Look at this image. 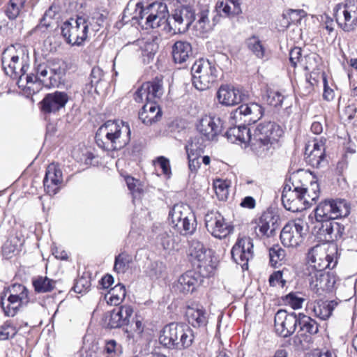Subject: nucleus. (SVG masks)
Instances as JSON below:
<instances>
[{
	"label": "nucleus",
	"mask_w": 357,
	"mask_h": 357,
	"mask_svg": "<svg viewBox=\"0 0 357 357\" xmlns=\"http://www.w3.org/2000/svg\"><path fill=\"white\" fill-rule=\"evenodd\" d=\"M6 74L14 79L20 88L25 89L24 75L29 68L30 59L26 47L20 44L12 45L4 50L1 58Z\"/></svg>",
	"instance_id": "nucleus-5"
},
{
	"label": "nucleus",
	"mask_w": 357,
	"mask_h": 357,
	"mask_svg": "<svg viewBox=\"0 0 357 357\" xmlns=\"http://www.w3.org/2000/svg\"><path fill=\"white\" fill-rule=\"evenodd\" d=\"M157 164L162 169L163 174L167 176L171 174V167L168 159L163 156L159 157L157 160Z\"/></svg>",
	"instance_id": "nucleus-61"
},
{
	"label": "nucleus",
	"mask_w": 357,
	"mask_h": 357,
	"mask_svg": "<svg viewBox=\"0 0 357 357\" xmlns=\"http://www.w3.org/2000/svg\"><path fill=\"white\" fill-rule=\"evenodd\" d=\"M214 188L216 194L222 193L223 195H225L227 193V185L221 180H217L214 182Z\"/></svg>",
	"instance_id": "nucleus-63"
},
{
	"label": "nucleus",
	"mask_w": 357,
	"mask_h": 357,
	"mask_svg": "<svg viewBox=\"0 0 357 357\" xmlns=\"http://www.w3.org/2000/svg\"><path fill=\"white\" fill-rule=\"evenodd\" d=\"M302 56L301 48L295 47L291 50L289 52V61L293 67H296L298 62H299Z\"/></svg>",
	"instance_id": "nucleus-58"
},
{
	"label": "nucleus",
	"mask_w": 357,
	"mask_h": 357,
	"mask_svg": "<svg viewBox=\"0 0 357 357\" xmlns=\"http://www.w3.org/2000/svg\"><path fill=\"white\" fill-rule=\"evenodd\" d=\"M216 96L218 102L226 107L238 105L246 97L241 90L227 84L220 86Z\"/></svg>",
	"instance_id": "nucleus-24"
},
{
	"label": "nucleus",
	"mask_w": 357,
	"mask_h": 357,
	"mask_svg": "<svg viewBox=\"0 0 357 357\" xmlns=\"http://www.w3.org/2000/svg\"><path fill=\"white\" fill-rule=\"evenodd\" d=\"M310 275H311L310 288L319 295L331 291L336 282L335 277L328 272L318 271L310 273Z\"/></svg>",
	"instance_id": "nucleus-23"
},
{
	"label": "nucleus",
	"mask_w": 357,
	"mask_h": 357,
	"mask_svg": "<svg viewBox=\"0 0 357 357\" xmlns=\"http://www.w3.org/2000/svg\"><path fill=\"white\" fill-rule=\"evenodd\" d=\"M338 303L335 301H318L314 303L312 311L314 316L320 319L326 320L331 317Z\"/></svg>",
	"instance_id": "nucleus-34"
},
{
	"label": "nucleus",
	"mask_w": 357,
	"mask_h": 357,
	"mask_svg": "<svg viewBox=\"0 0 357 357\" xmlns=\"http://www.w3.org/2000/svg\"><path fill=\"white\" fill-rule=\"evenodd\" d=\"M282 202L286 210L298 212L308 208V201L300 191L291 188L290 185H285L282 193Z\"/></svg>",
	"instance_id": "nucleus-20"
},
{
	"label": "nucleus",
	"mask_w": 357,
	"mask_h": 357,
	"mask_svg": "<svg viewBox=\"0 0 357 357\" xmlns=\"http://www.w3.org/2000/svg\"><path fill=\"white\" fill-rule=\"evenodd\" d=\"M126 297V288L122 284H116L105 295L106 302L110 305H119Z\"/></svg>",
	"instance_id": "nucleus-40"
},
{
	"label": "nucleus",
	"mask_w": 357,
	"mask_h": 357,
	"mask_svg": "<svg viewBox=\"0 0 357 357\" xmlns=\"http://www.w3.org/2000/svg\"><path fill=\"white\" fill-rule=\"evenodd\" d=\"M298 325V318L295 313H288L286 310H280L274 318V326L278 335L283 337L291 335Z\"/></svg>",
	"instance_id": "nucleus-19"
},
{
	"label": "nucleus",
	"mask_w": 357,
	"mask_h": 357,
	"mask_svg": "<svg viewBox=\"0 0 357 357\" xmlns=\"http://www.w3.org/2000/svg\"><path fill=\"white\" fill-rule=\"evenodd\" d=\"M194 338L193 331L188 325L171 323L161 331L159 342L167 349L183 350L192 344Z\"/></svg>",
	"instance_id": "nucleus-7"
},
{
	"label": "nucleus",
	"mask_w": 357,
	"mask_h": 357,
	"mask_svg": "<svg viewBox=\"0 0 357 357\" xmlns=\"http://www.w3.org/2000/svg\"><path fill=\"white\" fill-rule=\"evenodd\" d=\"M132 257L126 253H121L115 258L114 270L118 273H124L130 268Z\"/></svg>",
	"instance_id": "nucleus-44"
},
{
	"label": "nucleus",
	"mask_w": 357,
	"mask_h": 357,
	"mask_svg": "<svg viewBox=\"0 0 357 357\" xmlns=\"http://www.w3.org/2000/svg\"><path fill=\"white\" fill-rule=\"evenodd\" d=\"M287 15L292 23H300L301 20L307 15L305 10L301 9L294 10L289 9L287 11Z\"/></svg>",
	"instance_id": "nucleus-56"
},
{
	"label": "nucleus",
	"mask_w": 357,
	"mask_h": 357,
	"mask_svg": "<svg viewBox=\"0 0 357 357\" xmlns=\"http://www.w3.org/2000/svg\"><path fill=\"white\" fill-rule=\"evenodd\" d=\"M26 0H9L6 9V16L11 20H15L24 8Z\"/></svg>",
	"instance_id": "nucleus-43"
},
{
	"label": "nucleus",
	"mask_w": 357,
	"mask_h": 357,
	"mask_svg": "<svg viewBox=\"0 0 357 357\" xmlns=\"http://www.w3.org/2000/svg\"><path fill=\"white\" fill-rule=\"evenodd\" d=\"M207 231L217 238H223L233 231V227L225 221L223 215L218 211H210L204 218Z\"/></svg>",
	"instance_id": "nucleus-16"
},
{
	"label": "nucleus",
	"mask_w": 357,
	"mask_h": 357,
	"mask_svg": "<svg viewBox=\"0 0 357 357\" xmlns=\"http://www.w3.org/2000/svg\"><path fill=\"white\" fill-rule=\"evenodd\" d=\"M9 291L6 299L1 298V305L6 316L13 317L21 307L29 303V291L22 284H15L9 288Z\"/></svg>",
	"instance_id": "nucleus-12"
},
{
	"label": "nucleus",
	"mask_w": 357,
	"mask_h": 357,
	"mask_svg": "<svg viewBox=\"0 0 357 357\" xmlns=\"http://www.w3.org/2000/svg\"><path fill=\"white\" fill-rule=\"evenodd\" d=\"M144 329V324L142 323V318L139 316H136L135 320L131 324V330L137 336L139 337L143 333Z\"/></svg>",
	"instance_id": "nucleus-57"
},
{
	"label": "nucleus",
	"mask_w": 357,
	"mask_h": 357,
	"mask_svg": "<svg viewBox=\"0 0 357 357\" xmlns=\"http://www.w3.org/2000/svg\"><path fill=\"white\" fill-rule=\"evenodd\" d=\"M270 261L273 266H276L285 257V251L279 245H274L269 249Z\"/></svg>",
	"instance_id": "nucleus-49"
},
{
	"label": "nucleus",
	"mask_w": 357,
	"mask_h": 357,
	"mask_svg": "<svg viewBox=\"0 0 357 357\" xmlns=\"http://www.w3.org/2000/svg\"><path fill=\"white\" fill-rule=\"evenodd\" d=\"M248 46L252 52L259 59L264 56L265 50L261 41L257 37H252L248 40Z\"/></svg>",
	"instance_id": "nucleus-48"
},
{
	"label": "nucleus",
	"mask_w": 357,
	"mask_h": 357,
	"mask_svg": "<svg viewBox=\"0 0 357 357\" xmlns=\"http://www.w3.org/2000/svg\"><path fill=\"white\" fill-rule=\"evenodd\" d=\"M162 94V80L158 77L144 83L135 93L134 99L136 102H141L144 100L146 101L139 113V118L144 124L151 125L161 119L162 111L155 100L160 98Z\"/></svg>",
	"instance_id": "nucleus-3"
},
{
	"label": "nucleus",
	"mask_w": 357,
	"mask_h": 357,
	"mask_svg": "<svg viewBox=\"0 0 357 357\" xmlns=\"http://www.w3.org/2000/svg\"><path fill=\"white\" fill-rule=\"evenodd\" d=\"M297 318L301 331L310 334H316L318 332V324L315 320L302 313H299Z\"/></svg>",
	"instance_id": "nucleus-42"
},
{
	"label": "nucleus",
	"mask_w": 357,
	"mask_h": 357,
	"mask_svg": "<svg viewBox=\"0 0 357 357\" xmlns=\"http://www.w3.org/2000/svg\"><path fill=\"white\" fill-rule=\"evenodd\" d=\"M309 178H312V174L303 171H298L290 176V183L288 185H291V189L302 192L305 186L307 185Z\"/></svg>",
	"instance_id": "nucleus-39"
},
{
	"label": "nucleus",
	"mask_w": 357,
	"mask_h": 357,
	"mask_svg": "<svg viewBox=\"0 0 357 357\" xmlns=\"http://www.w3.org/2000/svg\"><path fill=\"white\" fill-rule=\"evenodd\" d=\"M307 261L309 267L314 271H324L326 268L332 269L337 264L333 252L328 253L326 245L319 244L309 250Z\"/></svg>",
	"instance_id": "nucleus-13"
},
{
	"label": "nucleus",
	"mask_w": 357,
	"mask_h": 357,
	"mask_svg": "<svg viewBox=\"0 0 357 357\" xmlns=\"http://www.w3.org/2000/svg\"><path fill=\"white\" fill-rule=\"evenodd\" d=\"M284 98V96L278 91H270L268 93L266 102L274 107H280Z\"/></svg>",
	"instance_id": "nucleus-53"
},
{
	"label": "nucleus",
	"mask_w": 357,
	"mask_h": 357,
	"mask_svg": "<svg viewBox=\"0 0 357 357\" xmlns=\"http://www.w3.org/2000/svg\"><path fill=\"white\" fill-rule=\"evenodd\" d=\"M66 92L55 91L47 94L41 101V109L44 113H55L63 108L68 101Z\"/></svg>",
	"instance_id": "nucleus-26"
},
{
	"label": "nucleus",
	"mask_w": 357,
	"mask_h": 357,
	"mask_svg": "<svg viewBox=\"0 0 357 357\" xmlns=\"http://www.w3.org/2000/svg\"><path fill=\"white\" fill-rule=\"evenodd\" d=\"M133 310L130 305H122L117 309L105 313L102 317L100 324L109 328H118L130 323Z\"/></svg>",
	"instance_id": "nucleus-17"
},
{
	"label": "nucleus",
	"mask_w": 357,
	"mask_h": 357,
	"mask_svg": "<svg viewBox=\"0 0 357 357\" xmlns=\"http://www.w3.org/2000/svg\"><path fill=\"white\" fill-rule=\"evenodd\" d=\"M86 20L78 17L76 20L66 21L61 26V34L66 42L73 45H80L87 37Z\"/></svg>",
	"instance_id": "nucleus-14"
},
{
	"label": "nucleus",
	"mask_w": 357,
	"mask_h": 357,
	"mask_svg": "<svg viewBox=\"0 0 357 357\" xmlns=\"http://www.w3.org/2000/svg\"><path fill=\"white\" fill-rule=\"evenodd\" d=\"M104 351L106 357H119L122 354V347L115 340H110L105 342Z\"/></svg>",
	"instance_id": "nucleus-46"
},
{
	"label": "nucleus",
	"mask_w": 357,
	"mask_h": 357,
	"mask_svg": "<svg viewBox=\"0 0 357 357\" xmlns=\"http://www.w3.org/2000/svg\"><path fill=\"white\" fill-rule=\"evenodd\" d=\"M253 243L249 237L238 238L234 245L231 255L235 263L240 265L243 269H248V261L253 257Z\"/></svg>",
	"instance_id": "nucleus-18"
},
{
	"label": "nucleus",
	"mask_w": 357,
	"mask_h": 357,
	"mask_svg": "<svg viewBox=\"0 0 357 357\" xmlns=\"http://www.w3.org/2000/svg\"><path fill=\"white\" fill-rule=\"evenodd\" d=\"M63 181L62 172L57 165L52 163L47 167L43 184L45 191L50 195L56 194Z\"/></svg>",
	"instance_id": "nucleus-25"
},
{
	"label": "nucleus",
	"mask_w": 357,
	"mask_h": 357,
	"mask_svg": "<svg viewBox=\"0 0 357 357\" xmlns=\"http://www.w3.org/2000/svg\"><path fill=\"white\" fill-rule=\"evenodd\" d=\"M33 286L37 293L52 291L56 287V282L46 276H38L33 280Z\"/></svg>",
	"instance_id": "nucleus-41"
},
{
	"label": "nucleus",
	"mask_w": 357,
	"mask_h": 357,
	"mask_svg": "<svg viewBox=\"0 0 357 357\" xmlns=\"http://www.w3.org/2000/svg\"><path fill=\"white\" fill-rule=\"evenodd\" d=\"M34 71L36 74L31 73L25 76L26 88L31 89V85L36 82L41 83L47 88L54 87L60 83L66 73L64 63L58 59L43 63L36 60Z\"/></svg>",
	"instance_id": "nucleus-6"
},
{
	"label": "nucleus",
	"mask_w": 357,
	"mask_h": 357,
	"mask_svg": "<svg viewBox=\"0 0 357 357\" xmlns=\"http://www.w3.org/2000/svg\"><path fill=\"white\" fill-rule=\"evenodd\" d=\"M333 15L338 26L344 32H351L357 27V0H346L333 8Z\"/></svg>",
	"instance_id": "nucleus-11"
},
{
	"label": "nucleus",
	"mask_w": 357,
	"mask_h": 357,
	"mask_svg": "<svg viewBox=\"0 0 357 357\" xmlns=\"http://www.w3.org/2000/svg\"><path fill=\"white\" fill-rule=\"evenodd\" d=\"M168 10L166 4L160 2L151 3L146 8L140 6L137 22L144 29H155L162 27L167 33L176 34L184 33L195 20V13L190 6H180L176 8L167 19Z\"/></svg>",
	"instance_id": "nucleus-1"
},
{
	"label": "nucleus",
	"mask_w": 357,
	"mask_h": 357,
	"mask_svg": "<svg viewBox=\"0 0 357 357\" xmlns=\"http://www.w3.org/2000/svg\"><path fill=\"white\" fill-rule=\"evenodd\" d=\"M307 223L298 218L289 222L280 232V240L286 247H297L303 241V236L306 231Z\"/></svg>",
	"instance_id": "nucleus-15"
},
{
	"label": "nucleus",
	"mask_w": 357,
	"mask_h": 357,
	"mask_svg": "<svg viewBox=\"0 0 357 357\" xmlns=\"http://www.w3.org/2000/svg\"><path fill=\"white\" fill-rule=\"evenodd\" d=\"M280 225L279 216L273 212L266 211L263 213L259 218L255 227V232L260 238L273 237L275 236Z\"/></svg>",
	"instance_id": "nucleus-21"
},
{
	"label": "nucleus",
	"mask_w": 357,
	"mask_h": 357,
	"mask_svg": "<svg viewBox=\"0 0 357 357\" xmlns=\"http://www.w3.org/2000/svg\"><path fill=\"white\" fill-rule=\"evenodd\" d=\"M283 273L284 270L275 271L272 273L269 278L270 285L272 287L280 285L283 287L286 283V280L282 278Z\"/></svg>",
	"instance_id": "nucleus-54"
},
{
	"label": "nucleus",
	"mask_w": 357,
	"mask_h": 357,
	"mask_svg": "<svg viewBox=\"0 0 357 357\" xmlns=\"http://www.w3.org/2000/svg\"><path fill=\"white\" fill-rule=\"evenodd\" d=\"M208 14L209 8L207 6L200 8L197 14H195V17H197V20L195 22V27L202 33L211 31L215 26V23H211Z\"/></svg>",
	"instance_id": "nucleus-35"
},
{
	"label": "nucleus",
	"mask_w": 357,
	"mask_h": 357,
	"mask_svg": "<svg viewBox=\"0 0 357 357\" xmlns=\"http://www.w3.org/2000/svg\"><path fill=\"white\" fill-rule=\"evenodd\" d=\"M314 213L317 221L323 223L347 217L350 213V206L345 199H326L317 206Z\"/></svg>",
	"instance_id": "nucleus-10"
},
{
	"label": "nucleus",
	"mask_w": 357,
	"mask_h": 357,
	"mask_svg": "<svg viewBox=\"0 0 357 357\" xmlns=\"http://www.w3.org/2000/svg\"><path fill=\"white\" fill-rule=\"evenodd\" d=\"M185 316L189 324L194 327L205 326L208 323V314L202 306L188 307Z\"/></svg>",
	"instance_id": "nucleus-30"
},
{
	"label": "nucleus",
	"mask_w": 357,
	"mask_h": 357,
	"mask_svg": "<svg viewBox=\"0 0 357 357\" xmlns=\"http://www.w3.org/2000/svg\"><path fill=\"white\" fill-rule=\"evenodd\" d=\"M17 330L10 322L6 321L0 327V340H6L13 337Z\"/></svg>",
	"instance_id": "nucleus-51"
},
{
	"label": "nucleus",
	"mask_w": 357,
	"mask_h": 357,
	"mask_svg": "<svg viewBox=\"0 0 357 357\" xmlns=\"http://www.w3.org/2000/svg\"><path fill=\"white\" fill-rule=\"evenodd\" d=\"M102 76L103 72L100 68H93L91 71V87L93 86V84H96L100 82Z\"/></svg>",
	"instance_id": "nucleus-59"
},
{
	"label": "nucleus",
	"mask_w": 357,
	"mask_h": 357,
	"mask_svg": "<svg viewBox=\"0 0 357 357\" xmlns=\"http://www.w3.org/2000/svg\"><path fill=\"white\" fill-rule=\"evenodd\" d=\"M158 49V45L154 40L146 41L142 47L144 54H146L149 58H152L157 52Z\"/></svg>",
	"instance_id": "nucleus-55"
},
{
	"label": "nucleus",
	"mask_w": 357,
	"mask_h": 357,
	"mask_svg": "<svg viewBox=\"0 0 357 357\" xmlns=\"http://www.w3.org/2000/svg\"><path fill=\"white\" fill-rule=\"evenodd\" d=\"M189 255L192 260H196L197 268L199 269L206 265L208 260L206 249L204 245L199 241L192 239L190 242Z\"/></svg>",
	"instance_id": "nucleus-32"
},
{
	"label": "nucleus",
	"mask_w": 357,
	"mask_h": 357,
	"mask_svg": "<svg viewBox=\"0 0 357 357\" xmlns=\"http://www.w3.org/2000/svg\"><path fill=\"white\" fill-rule=\"evenodd\" d=\"M172 55L175 63H183L192 55V47L186 41H176L172 47Z\"/></svg>",
	"instance_id": "nucleus-33"
},
{
	"label": "nucleus",
	"mask_w": 357,
	"mask_h": 357,
	"mask_svg": "<svg viewBox=\"0 0 357 357\" xmlns=\"http://www.w3.org/2000/svg\"><path fill=\"white\" fill-rule=\"evenodd\" d=\"M237 113L243 116L245 123L251 124L256 123L261 118L264 109L259 104L252 102L239 106L236 109V114Z\"/></svg>",
	"instance_id": "nucleus-29"
},
{
	"label": "nucleus",
	"mask_w": 357,
	"mask_h": 357,
	"mask_svg": "<svg viewBox=\"0 0 357 357\" xmlns=\"http://www.w3.org/2000/svg\"><path fill=\"white\" fill-rule=\"evenodd\" d=\"M282 134L283 130L279 125L268 121L259 123L252 136L245 126L230 128L225 135L231 143H250L252 150L257 156L265 158L273 153L275 145Z\"/></svg>",
	"instance_id": "nucleus-2"
},
{
	"label": "nucleus",
	"mask_w": 357,
	"mask_h": 357,
	"mask_svg": "<svg viewBox=\"0 0 357 357\" xmlns=\"http://www.w3.org/2000/svg\"><path fill=\"white\" fill-rule=\"evenodd\" d=\"M173 227L183 236L192 235L197 229V220L188 205L175 204L169 213Z\"/></svg>",
	"instance_id": "nucleus-8"
},
{
	"label": "nucleus",
	"mask_w": 357,
	"mask_h": 357,
	"mask_svg": "<svg viewBox=\"0 0 357 357\" xmlns=\"http://www.w3.org/2000/svg\"><path fill=\"white\" fill-rule=\"evenodd\" d=\"M199 147L195 143H191L185 146V150L188 159V168L192 173H196L200 167L199 161L200 152L198 151Z\"/></svg>",
	"instance_id": "nucleus-37"
},
{
	"label": "nucleus",
	"mask_w": 357,
	"mask_h": 357,
	"mask_svg": "<svg viewBox=\"0 0 357 357\" xmlns=\"http://www.w3.org/2000/svg\"><path fill=\"white\" fill-rule=\"evenodd\" d=\"M324 151V144L321 140L314 139L309 142L305 149L306 161L314 167H320L325 158Z\"/></svg>",
	"instance_id": "nucleus-27"
},
{
	"label": "nucleus",
	"mask_w": 357,
	"mask_h": 357,
	"mask_svg": "<svg viewBox=\"0 0 357 357\" xmlns=\"http://www.w3.org/2000/svg\"><path fill=\"white\" fill-rule=\"evenodd\" d=\"M130 134L128 123L109 120L98 129L95 141L96 144L104 150H119L129 143Z\"/></svg>",
	"instance_id": "nucleus-4"
},
{
	"label": "nucleus",
	"mask_w": 357,
	"mask_h": 357,
	"mask_svg": "<svg viewBox=\"0 0 357 357\" xmlns=\"http://www.w3.org/2000/svg\"><path fill=\"white\" fill-rule=\"evenodd\" d=\"M107 14L105 9H98L93 12L91 16V29L93 31H99L100 28L103 26Z\"/></svg>",
	"instance_id": "nucleus-45"
},
{
	"label": "nucleus",
	"mask_w": 357,
	"mask_h": 357,
	"mask_svg": "<svg viewBox=\"0 0 357 357\" xmlns=\"http://www.w3.org/2000/svg\"><path fill=\"white\" fill-rule=\"evenodd\" d=\"M165 271V266L162 262L154 261L149 266L147 273L152 279H157L162 275Z\"/></svg>",
	"instance_id": "nucleus-52"
},
{
	"label": "nucleus",
	"mask_w": 357,
	"mask_h": 357,
	"mask_svg": "<svg viewBox=\"0 0 357 357\" xmlns=\"http://www.w3.org/2000/svg\"><path fill=\"white\" fill-rule=\"evenodd\" d=\"M52 255L56 258L61 260H66L68 258V255L66 251L57 247L52 248Z\"/></svg>",
	"instance_id": "nucleus-64"
},
{
	"label": "nucleus",
	"mask_w": 357,
	"mask_h": 357,
	"mask_svg": "<svg viewBox=\"0 0 357 357\" xmlns=\"http://www.w3.org/2000/svg\"><path fill=\"white\" fill-rule=\"evenodd\" d=\"M223 123L219 117L204 116L199 121L197 129L204 140L213 141L222 132Z\"/></svg>",
	"instance_id": "nucleus-22"
},
{
	"label": "nucleus",
	"mask_w": 357,
	"mask_h": 357,
	"mask_svg": "<svg viewBox=\"0 0 357 357\" xmlns=\"http://www.w3.org/2000/svg\"><path fill=\"white\" fill-rule=\"evenodd\" d=\"M191 73L192 84L199 91L209 89L218 77L215 66L203 59L195 62L191 68Z\"/></svg>",
	"instance_id": "nucleus-9"
},
{
	"label": "nucleus",
	"mask_w": 357,
	"mask_h": 357,
	"mask_svg": "<svg viewBox=\"0 0 357 357\" xmlns=\"http://www.w3.org/2000/svg\"><path fill=\"white\" fill-rule=\"evenodd\" d=\"M305 186L302 191L307 201H308V208L316 202L319 197L320 188L317 178L312 175V178H309V183Z\"/></svg>",
	"instance_id": "nucleus-38"
},
{
	"label": "nucleus",
	"mask_w": 357,
	"mask_h": 357,
	"mask_svg": "<svg viewBox=\"0 0 357 357\" xmlns=\"http://www.w3.org/2000/svg\"><path fill=\"white\" fill-rule=\"evenodd\" d=\"M323 241L333 243L342 239L344 234V226L337 222L331 220L323 222L319 229Z\"/></svg>",
	"instance_id": "nucleus-28"
},
{
	"label": "nucleus",
	"mask_w": 357,
	"mask_h": 357,
	"mask_svg": "<svg viewBox=\"0 0 357 357\" xmlns=\"http://www.w3.org/2000/svg\"><path fill=\"white\" fill-rule=\"evenodd\" d=\"M241 5V0H225L218 1L215 8L219 13L222 12L225 16L231 17L242 13Z\"/></svg>",
	"instance_id": "nucleus-36"
},
{
	"label": "nucleus",
	"mask_w": 357,
	"mask_h": 357,
	"mask_svg": "<svg viewBox=\"0 0 357 357\" xmlns=\"http://www.w3.org/2000/svg\"><path fill=\"white\" fill-rule=\"evenodd\" d=\"M197 284V273L193 271H190L179 277L176 284V288L181 293L188 294L193 292Z\"/></svg>",
	"instance_id": "nucleus-31"
},
{
	"label": "nucleus",
	"mask_w": 357,
	"mask_h": 357,
	"mask_svg": "<svg viewBox=\"0 0 357 357\" xmlns=\"http://www.w3.org/2000/svg\"><path fill=\"white\" fill-rule=\"evenodd\" d=\"M126 181L129 190H131L132 193H140L141 188L139 186V182L138 180L135 179L133 177L128 176Z\"/></svg>",
	"instance_id": "nucleus-62"
},
{
	"label": "nucleus",
	"mask_w": 357,
	"mask_h": 357,
	"mask_svg": "<svg viewBox=\"0 0 357 357\" xmlns=\"http://www.w3.org/2000/svg\"><path fill=\"white\" fill-rule=\"evenodd\" d=\"M158 242L162 245L163 249L172 250L175 248V241L173 234L170 231H164L158 236Z\"/></svg>",
	"instance_id": "nucleus-47"
},
{
	"label": "nucleus",
	"mask_w": 357,
	"mask_h": 357,
	"mask_svg": "<svg viewBox=\"0 0 357 357\" xmlns=\"http://www.w3.org/2000/svg\"><path fill=\"white\" fill-rule=\"evenodd\" d=\"M22 243L23 241L17 236H11L3 245V252L5 255H8L17 250Z\"/></svg>",
	"instance_id": "nucleus-50"
},
{
	"label": "nucleus",
	"mask_w": 357,
	"mask_h": 357,
	"mask_svg": "<svg viewBox=\"0 0 357 357\" xmlns=\"http://www.w3.org/2000/svg\"><path fill=\"white\" fill-rule=\"evenodd\" d=\"M287 299L289 301V304L294 309H299L302 307V304L304 301L303 298L297 296L294 294H289L287 296Z\"/></svg>",
	"instance_id": "nucleus-60"
}]
</instances>
